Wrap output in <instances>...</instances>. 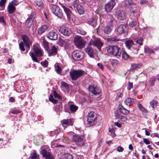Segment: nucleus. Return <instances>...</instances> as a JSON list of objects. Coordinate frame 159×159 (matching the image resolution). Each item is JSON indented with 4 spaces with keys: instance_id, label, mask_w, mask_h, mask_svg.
<instances>
[{
    "instance_id": "obj_40",
    "label": "nucleus",
    "mask_w": 159,
    "mask_h": 159,
    "mask_svg": "<svg viewBox=\"0 0 159 159\" xmlns=\"http://www.w3.org/2000/svg\"><path fill=\"white\" fill-rule=\"evenodd\" d=\"M54 109L57 112L61 111L62 109V106L61 104H57L54 107Z\"/></svg>"
},
{
    "instance_id": "obj_42",
    "label": "nucleus",
    "mask_w": 159,
    "mask_h": 159,
    "mask_svg": "<svg viewBox=\"0 0 159 159\" xmlns=\"http://www.w3.org/2000/svg\"><path fill=\"white\" fill-rule=\"evenodd\" d=\"M88 23L92 26H94L96 24V21L93 17H92L88 21Z\"/></svg>"
},
{
    "instance_id": "obj_17",
    "label": "nucleus",
    "mask_w": 159,
    "mask_h": 159,
    "mask_svg": "<svg viewBox=\"0 0 159 159\" xmlns=\"http://www.w3.org/2000/svg\"><path fill=\"white\" fill-rule=\"evenodd\" d=\"M122 5L128 8L133 6H134L135 3L133 2L132 0H125L122 3Z\"/></svg>"
},
{
    "instance_id": "obj_10",
    "label": "nucleus",
    "mask_w": 159,
    "mask_h": 159,
    "mask_svg": "<svg viewBox=\"0 0 159 159\" xmlns=\"http://www.w3.org/2000/svg\"><path fill=\"white\" fill-rule=\"evenodd\" d=\"M88 89L89 92L96 95L99 94L101 91V89L93 85L89 86Z\"/></svg>"
},
{
    "instance_id": "obj_43",
    "label": "nucleus",
    "mask_w": 159,
    "mask_h": 159,
    "mask_svg": "<svg viewBox=\"0 0 159 159\" xmlns=\"http://www.w3.org/2000/svg\"><path fill=\"white\" fill-rule=\"evenodd\" d=\"M129 56L127 53V52L124 51L122 52V58L123 59L125 60H127L129 58Z\"/></svg>"
},
{
    "instance_id": "obj_13",
    "label": "nucleus",
    "mask_w": 159,
    "mask_h": 159,
    "mask_svg": "<svg viewBox=\"0 0 159 159\" xmlns=\"http://www.w3.org/2000/svg\"><path fill=\"white\" fill-rule=\"evenodd\" d=\"M59 30L63 35L66 36H69L72 33L71 30L70 28L66 27H61Z\"/></svg>"
},
{
    "instance_id": "obj_27",
    "label": "nucleus",
    "mask_w": 159,
    "mask_h": 159,
    "mask_svg": "<svg viewBox=\"0 0 159 159\" xmlns=\"http://www.w3.org/2000/svg\"><path fill=\"white\" fill-rule=\"evenodd\" d=\"M62 124L64 126L66 127L68 125H72V123L70 119H66L62 120Z\"/></svg>"
},
{
    "instance_id": "obj_53",
    "label": "nucleus",
    "mask_w": 159,
    "mask_h": 159,
    "mask_svg": "<svg viewBox=\"0 0 159 159\" xmlns=\"http://www.w3.org/2000/svg\"><path fill=\"white\" fill-rule=\"evenodd\" d=\"M0 23H1L4 26L6 25V22L4 20L3 16L0 17Z\"/></svg>"
},
{
    "instance_id": "obj_57",
    "label": "nucleus",
    "mask_w": 159,
    "mask_h": 159,
    "mask_svg": "<svg viewBox=\"0 0 159 159\" xmlns=\"http://www.w3.org/2000/svg\"><path fill=\"white\" fill-rule=\"evenodd\" d=\"M137 22L136 21H132L130 22L129 25L130 26L133 27L134 26L137 25Z\"/></svg>"
},
{
    "instance_id": "obj_14",
    "label": "nucleus",
    "mask_w": 159,
    "mask_h": 159,
    "mask_svg": "<svg viewBox=\"0 0 159 159\" xmlns=\"http://www.w3.org/2000/svg\"><path fill=\"white\" fill-rule=\"evenodd\" d=\"M49 56L56 55L57 52V49L55 46H53L50 48H49L47 51Z\"/></svg>"
},
{
    "instance_id": "obj_3",
    "label": "nucleus",
    "mask_w": 159,
    "mask_h": 159,
    "mask_svg": "<svg viewBox=\"0 0 159 159\" xmlns=\"http://www.w3.org/2000/svg\"><path fill=\"white\" fill-rule=\"evenodd\" d=\"M84 71L81 70H71L70 74V77L73 80H75L79 78L84 74Z\"/></svg>"
},
{
    "instance_id": "obj_20",
    "label": "nucleus",
    "mask_w": 159,
    "mask_h": 159,
    "mask_svg": "<svg viewBox=\"0 0 159 159\" xmlns=\"http://www.w3.org/2000/svg\"><path fill=\"white\" fill-rule=\"evenodd\" d=\"M22 38L26 46L28 49H29L30 43L28 37L26 35H23L22 36Z\"/></svg>"
},
{
    "instance_id": "obj_61",
    "label": "nucleus",
    "mask_w": 159,
    "mask_h": 159,
    "mask_svg": "<svg viewBox=\"0 0 159 159\" xmlns=\"http://www.w3.org/2000/svg\"><path fill=\"white\" fill-rule=\"evenodd\" d=\"M133 87V83L130 82H128V85L127 87L128 90H130Z\"/></svg>"
},
{
    "instance_id": "obj_4",
    "label": "nucleus",
    "mask_w": 159,
    "mask_h": 159,
    "mask_svg": "<svg viewBox=\"0 0 159 159\" xmlns=\"http://www.w3.org/2000/svg\"><path fill=\"white\" fill-rule=\"evenodd\" d=\"M61 5L64 9L65 13L66 14L67 19L70 22H71V21L74 22L75 16L70 11V10L66 7L63 4H61Z\"/></svg>"
},
{
    "instance_id": "obj_64",
    "label": "nucleus",
    "mask_w": 159,
    "mask_h": 159,
    "mask_svg": "<svg viewBox=\"0 0 159 159\" xmlns=\"http://www.w3.org/2000/svg\"><path fill=\"white\" fill-rule=\"evenodd\" d=\"M118 61L116 59H113L111 61V63L113 66H114L117 64Z\"/></svg>"
},
{
    "instance_id": "obj_45",
    "label": "nucleus",
    "mask_w": 159,
    "mask_h": 159,
    "mask_svg": "<svg viewBox=\"0 0 159 159\" xmlns=\"http://www.w3.org/2000/svg\"><path fill=\"white\" fill-rule=\"evenodd\" d=\"M150 104L152 107L154 108L157 106L158 102L155 100H153L150 102Z\"/></svg>"
},
{
    "instance_id": "obj_56",
    "label": "nucleus",
    "mask_w": 159,
    "mask_h": 159,
    "mask_svg": "<svg viewBox=\"0 0 159 159\" xmlns=\"http://www.w3.org/2000/svg\"><path fill=\"white\" fill-rule=\"evenodd\" d=\"M114 114L115 115V116L116 118L117 119H120L121 116L120 114L117 111H116L114 112Z\"/></svg>"
},
{
    "instance_id": "obj_39",
    "label": "nucleus",
    "mask_w": 159,
    "mask_h": 159,
    "mask_svg": "<svg viewBox=\"0 0 159 159\" xmlns=\"http://www.w3.org/2000/svg\"><path fill=\"white\" fill-rule=\"evenodd\" d=\"M132 103H133V99L130 98H128L124 101L125 104L127 106H130Z\"/></svg>"
},
{
    "instance_id": "obj_25",
    "label": "nucleus",
    "mask_w": 159,
    "mask_h": 159,
    "mask_svg": "<svg viewBox=\"0 0 159 159\" xmlns=\"http://www.w3.org/2000/svg\"><path fill=\"white\" fill-rule=\"evenodd\" d=\"M126 28V25H120L117 28V32L119 34L123 33Z\"/></svg>"
},
{
    "instance_id": "obj_18",
    "label": "nucleus",
    "mask_w": 159,
    "mask_h": 159,
    "mask_svg": "<svg viewBox=\"0 0 159 159\" xmlns=\"http://www.w3.org/2000/svg\"><path fill=\"white\" fill-rule=\"evenodd\" d=\"M121 51L120 48L118 46H114L112 54L116 56H120Z\"/></svg>"
},
{
    "instance_id": "obj_9",
    "label": "nucleus",
    "mask_w": 159,
    "mask_h": 159,
    "mask_svg": "<svg viewBox=\"0 0 159 159\" xmlns=\"http://www.w3.org/2000/svg\"><path fill=\"white\" fill-rule=\"evenodd\" d=\"M116 4L114 0H111L107 3L105 5V10L107 12L110 11L113 8Z\"/></svg>"
},
{
    "instance_id": "obj_26",
    "label": "nucleus",
    "mask_w": 159,
    "mask_h": 159,
    "mask_svg": "<svg viewBox=\"0 0 159 159\" xmlns=\"http://www.w3.org/2000/svg\"><path fill=\"white\" fill-rule=\"evenodd\" d=\"M125 43L126 47L129 49H130L134 45L133 41L131 40H126L125 42Z\"/></svg>"
},
{
    "instance_id": "obj_52",
    "label": "nucleus",
    "mask_w": 159,
    "mask_h": 159,
    "mask_svg": "<svg viewBox=\"0 0 159 159\" xmlns=\"http://www.w3.org/2000/svg\"><path fill=\"white\" fill-rule=\"evenodd\" d=\"M9 4L15 7V6L19 4V2L17 0H13Z\"/></svg>"
},
{
    "instance_id": "obj_1",
    "label": "nucleus",
    "mask_w": 159,
    "mask_h": 159,
    "mask_svg": "<svg viewBox=\"0 0 159 159\" xmlns=\"http://www.w3.org/2000/svg\"><path fill=\"white\" fill-rule=\"evenodd\" d=\"M33 47L34 52H30V55L34 61L39 63L36 57H41L43 55V50L38 45H34Z\"/></svg>"
},
{
    "instance_id": "obj_32",
    "label": "nucleus",
    "mask_w": 159,
    "mask_h": 159,
    "mask_svg": "<svg viewBox=\"0 0 159 159\" xmlns=\"http://www.w3.org/2000/svg\"><path fill=\"white\" fill-rule=\"evenodd\" d=\"M107 40L109 41L116 42L121 40L118 37V35H114L112 36L107 39Z\"/></svg>"
},
{
    "instance_id": "obj_49",
    "label": "nucleus",
    "mask_w": 159,
    "mask_h": 159,
    "mask_svg": "<svg viewBox=\"0 0 159 159\" xmlns=\"http://www.w3.org/2000/svg\"><path fill=\"white\" fill-rule=\"evenodd\" d=\"M19 48L20 50L23 51H25V49L24 47V44L23 42H21L19 44Z\"/></svg>"
},
{
    "instance_id": "obj_48",
    "label": "nucleus",
    "mask_w": 159,
    "mask_h": 159,
    "mask_svg": "<svg viewBox=\"0 0 159 159\" xmlns=\"http://www.w3.org/2000/svg\"><path fill=\"white\" fill-rule=\"evenodd\" d=\"M49 100L54 103H56L57 102V100L54 99L53 95H52L49 96Z\"/></svg>"
},
{
    "instance_id": "obj_28",
    "label": "nucleus",
    "mask_w": 159,
    "mask_h": 159,
    "mask_svg": "<svg viewBox=\"0 0 159 159\" xmlns=\"http://www.w3.org/2000/svg\"><path fill=\"white\" fill-rule=\"evenodd\" d=\"M16 10V7L14 6L9 4L7 8V11L9 14L13 13Z\"/></svg>"
},
{
    "instance_id": "obj_6",
    "label": "nucleus",
    "mask_w": 159,
    "mask_h": 159,
    "mask_svg": "<svg viewBox=\"0 0 159 159\" xmlns=\"http://www.w3.org/2000/svg\"><path fill=\"white\" fill-rule=\"evenodd\" d=\"M84 53L80 51H75L73 52L72 54V57L75 60L80 61L84 58Z\"/></svg>"
},
{
    "instance_id": "obj_34",
    "label": "nucleus",
    "mask_w": 159,
    "mask_h": 159,
    "mask_svg": "<svg viewBox=\"0 0 159 159\" xmlns=\"http://www.w3.org/2000/svg\"><path fill=\"white\" fill-rule=\"evenodd\" d=\"M56 13H54V14L55 15L58 17H59L60 18H62L63 16V13L61 10L60 9L59 7L58 9H57Z\"/></svg>"
},
{
    "instance_id": "obj_37",
    "label": "nucleus",
    "mask_w": 159,
    "mask_h": 159,
    "mask_svg": "<svg viewBox=\"0 0 159 159\" xmlns=\"http://www.w3.org/2000/svg\"><path fill=\"white\" fill-rule=\"evenodd\" d=\"M144 52L145 53L148 54L153 53L154 51L152 49L149 48L147 46H145L144 48Z\"/></svg>"
},
{
    "instance_id": "obj_47",
    "label": "nucleus",
    "mask_w": 159,
    "mask_h": 159,
    "mask_svg": "<svg viewBox=\"0 0 159 159\" xmlns=\"http://www.w3.org/2000/svg\"><path fill=\"white\" fill-rule=\"evenodd\" d=\"M34 3L36 5L39 7H41L43 5L42 1L41 0H37L34 2Z\"/></svg>"
},
{
    "instance_id": "obj_62",
    "label": "nucleus",
    "mask_w": 159,
    "mask_h": 159,
    "mask_svg": "<svg viewBox=\"0 0 159 159\" xmlns=\"http://www.w3.org/2000/svg\"><path fill=\"white\" fill-rule=\"evenodd\" d=\"M55 70L57 73L61 72V69L58 65H57V66L55 65Z\"/></svg>"
},
{
    "instance_id": "obj_55",
    "label": "nucleus",
    "mask_w": 159,
    "mask_h": 159,
    "mask_svg": "<svg viewBox=\"0 0 159 159\" xmlns=\"http://www.w3.org/2000/svg\"><path fill=\"white\" fill-rule=\"evenodd\" d=\"M77 32L82 35H85L86 33L85 31L82 29L77 30Z\"/></svg>"
},
{
    "instance_id": "obj_16",
    "label": "nucleus",
    "mask_w": 159,
    "mask_h": 159,
    "mask_svg": "<svg viewBox=\"0 0 159 159\" xmlns=\"http://www.w3.org/2000/svg\"><path fill=\"white\" fill-rule=\"evenodd\" d=\"M47 37L49 39L55 40L57 39V34L54 31L49 32L47 34Z\"/></svg>"
},
{
    "instance_id": "obj_22",
    "label": "nucleus",
    "mask_w": 159,
    "mask_h": 159,
    "mask_svg": "<svg viewBox=\"0 0 159 159\" xmlns=\"http://www.w3.org/2000/svg\"><path fill=\"white\" fill-rule=\"evenodd\" d=\"M49 28V27L47 25H43L38 29V32L39 34H42L44 32L47 31Z\"/></svg>"
},
{
    "instance_id": "obj_38",
    "label": "nucleus",
    "mask_w": 159,
    "mask_h": 159,
    "mask_svg": "<svg viewBox=\"0 0 159 159\" xmlns=\"http://www.w3.org/2000/svg\"><path fill=\"white\" fill-rule=\"evenodd\" d=\"M120 109L121 112L124 115H127L129 113V111L125 108L123 106H121L120 108Z\"/></svg>"
},
{
    "instance_id": "obj_12",
    "label": "nucleus",
    "mask_w": 159,
    "mask_h": 159,
    "mask_svg": "<svg viewBox=\"0 0 159 159\" xmlns=\"http://www.w3.org/2000/svg\"><path fill=\"white\" fill-rule=\"evenodd\" d=\"M90 44H92L94 46L97 47L100 50L103 45L102 43L99 39H96L94 40H91L89 42Z\"/></svg>"
},
{
    "instance_id": "obj_24",
    "label": "nucleus",
    "mask_w": 159,
    "mask_h": 159,
    "mask_svg": "<svg viewBox=\"0 0 159 159\" xmlns=\"http://www.w3.org/2000/svg\"><path fill=\"white\" fill-rule=\"evenodd\" d=\"M141 66V65L140 64L132 63L131 64V67L129 70L131 71H134L135 70L139 69Z\"/></svg>"
},
{
    "instance_id": "obj_60",
    "label": "nucleus",
    "mask_w": 159,
    "mask_h": 159,
    "mask_svg": "<svg viewBox=\"0 0 159 159\" xmlns=\"http://www.w3.org/2000/svg\"><path fill=\"white\" fill-rule=\"evenodd\" d=\"M143 142L146 145H148L150 143L151 141L147 139H143Z\"/></svg>"
},
{
    "instance_id": "obj_11",
    "label": "nucleus",
    "mask_w": 159,
    "mask_h": 159,
    "mask_svg": "<svg viewBox=\"0 0 159 159\" xmlns=\"http://www.w3.org/2000/svg\"><path fill=\"white\" fill-rule=\"evenodd\" d=\"M129 9L131 16L136 17L139 16V14L138 10V8L136 7L135 4H134V6H133Z\"/></svg>"
},
{
    "instance_id": "obj_46",
    "label": "nucleus",
    "mask_w": 159,
    "mask_h": 159,
    "mask_svg": "<svg viewBox=\"0 0 159 159\" xmlns=\"http://www.w3.org/2000/svg\"><path fill=\"white\" fill-rule=\"evenodd\" d=\"M114 46H110L107 47V50L109 53L112 54Z\"/></svg>"
},
{
    "instance_id": "obj_51",
    "label": "nucleus",
    "mask_w": 159,
    "mask_h": 159,
    "mask_svg": "<svg viewBox=\"0 0 159 159\" xmlns=\"http://www.w3.org/2000/svg\"><path fill=\"white\" fill-rule=\"evenodd\" d=\"M143 38L141 37L136 40V42L137 43L139 44L140 45H142L143 44Z\"/></svg>"
},
{
    "instance_id": "obj_7",
    "label": "nucleus",
    "mask_w": 159,
    "mask_h": 159,
    "mask_svg": "<svg viewBox=\"0 0 159 159\" xmlns=\"http://www.w3.org/2000/svg\"><path fill=\"white\" fill-rule=\"evenodd\" d=\"M58 44L61 46H63L66 49H69L72 46L70 43V40L68 39H63L61 38L59 39Z\"/></svg>"
},
{
    "instance_id": "obj_36",
    "label": "nucleus",
    "mask_w": 159,
    "mask_h": 159,
    "mask_svg": "<svg viewBox=\"0 0 159 159\" xmlns=\"http://www.w3.org/2000/svg\"><path fill=\"white\" fill-rule=\"evenodd\" d=\"M69 107L70 111L72 112H75L78 109V107L74 104H70L69 103Z\"/></svg>"
},
{
    "instance_id": "obj_33",
    "label": "nucleus",
    "mask_w": 159,
    "mask_h": 159,
    "mask_svg": "<svg viewBox=\"0 0 159 159\" xmlns=\"http://www.w3.org/2000/svg\"><path fill=\"white\" fill-rule=\"evenodd\" d=\"M30 18H28L26 21L25 25L28 28L30 27L33 24L34 20L33 19Z\"/></svg>"
},
{
    "instance_id": "obj_50",
    "label": "nucleus",
    "mask_w": 159,
    "mask_h": 159,
    "mask_svg": "<svg viewBox=\"0 0 159 159\" xmlns=\"http://www.w3.org/2000/svg\"><path fill=\"white\" fill-rule=\"evenodd\" d=\"M30 157L32 159H37L39 157V155H37L36 152H34L31 154Z\"/></svg>"
},
{
    "instance_id": "obj_31",
    "label": "nucleus",
    "mask_w": 159,
    "mask_h": 159,
    "mask_svg": "<svg viewBox=\"0 0 159 159\" xmlns=\"http://www.w3.org/2000/svg\"><path fill=\"white\" fill-rule=\"evenodd\" d=\"M49 8L52 12L54 14L56 13L57 9H58L59 7L53 4H50L49 5Z\"/></svg>"
},
{
    "instance_id": "obj_2",
    "label": "nucleus",
    "mask_w": 159,
    "mask_h": 159,
    "mask_svg": "<svg viewBox=\"0 0 159 159\" xmlns=\"http://www.w3.org/2000/svg\"><path fill=\"white\" fill-rule=\"evenodd\" d=\"M97 117L93 111H91L88 113L87 117V126L90 127L93 125L96 121Z\"/></svg>"
},
{
    "instance_id": "obj_41",
    "label": "nucleus",
    "mask_w": 159,
    "mask_h": 159,
    "mask_svg": "<svg viewBox=\"0 0 159 159\" xmlns=\"http://www.w3.org/2000/svg\"><path fill=\"white\" fill-rule=\"evenodd\" d=\"M6 0H1L0 1V10H3L5 9Z\"/></svg>"
},
{
    "instance_id": "obj_15",
    "label": "nucleus",
    "mask_w": 159,
    "mask_h": 159,
    "mask_svg": "<svg viewBox=\"0 0 159 159\" xmlns=\"http://www.w3.org/2000/svg\"><path fill=\"white\" fill-rule=\"evenodd\" d=\"M41 154L42 155L43 157H45L46 159H54L53 156L51 154L45 149L42 150L41 152Z\"/></svg>"
},
{
    "instance_id": "obj_35",
    "label": "nucleus",
    "mask_w": 159,
    "mask_h": 159,
    "mask_svg": "<svg viewBox=\"0 0 159 159\" xmlns=\"http://www.w3.org/2000/svg\"><path fill=\"white\" fill-rule=\"evenodd\" d=\"M111 26L107 25L104 27V32L106 34H109L111 31Z\"/></svg>"
},
{
    "instance_id": "obj_8",
    "label": "nucleus",
    "mask_w": 159,
    "mask_h": 159,
    "mask_svg": "<svg viewBox=\"0 0 159 159\" xmlns=\"http://www.w3.org/2000/svg\"><path fill=\"white\" fill-rule=\"evenodd\" d=\"M73 139L76 145L79 147L82 146L84 144V140L80 136H74Z\"/></svg>"
},
{
    "instance_id": "obj_30",
    "label": "nucleus",
    "mask_w": 159,
    "mask_h": 159,
    "mask_svg": "<svg viewBox=\"0 0 159 159\" xmlns=\"http://www.w3.org/2000/svg\"><path fill=\"white\" fill-rule=\"evenodd\" d=\"M76 10L80 15H82L84 13V8L83 6L80 5H79L77 6Z\"/></svg>"
},
{
    "instance_id": "obj_23",
    "label": "nucleus",
    "mask_w": 159,
    "mask_h": 159,
    "mask_svg": "<svg viewBox=\"0 0 159 159\" xmlns=\"http://www.w3.org/2000/svg\"><path fill=\"white\" fill-rule=\"evenodd\" d=\"M85 52L88 55L91 57H93L94 56L93 50L92 47L88 46L85 48Z\"/></svg>"
},
{
    "instance_id": "obj_63",
    "label": "nucleus",
    "mask_w": 159,
    "mask_h": 159,
    "mask_svg": "<svg viewBox=\"0 0 159 159\" xmlns=\"http://www.w3.org/2000/svg\"><path fill=\"white\" fill-rule=\"evenodd\" d=\"M117 151L119 152H123L124 151V149L121 146H119L117 147Z\"/></svg>"
},
{
    "instance_id": "obj_59",
    "label": "nucleus",
    "mask_w": 159,
    "mask_h": 159,
    "mask_svg": "<svg viewBox=\"0 0 159 159\" xmlns=\"http://www.w3.org/2000/svg\"><path fill=\"white\" fill-rule=\"evenodd\" d=\"M36 13L35 12H33L31 14L29 18H30V19H33L34 20V18H35L36 16Z\"/></svg>"
},
{
    "instance_id": "obj_58",
    "label": "nucleus",
    "mask_w": 159,
    "mask_h": 159,
    "mask_svg": "<svg viewBox=\"0 0 159 159\" xmlns=\"http://www.w3.org/2000/svg\"><path fill=\"white\" fill-rule=\"evenodd\" d=\"M48 61L46 60H45V61H41V64L45 67H47L48 66Z\"/></svg>"
},
{
    "instance_id": "obj_29",
    "label": "nucleus",
    "mask_w": 159,
    "mask_h": 159,
    "mask_svg": "<svg viewBox=\"0 0 159 159\" xmlns=\"http://www.w3.org/2000/svg\"><path fill=\"white\" fill-rule=\"evenodd\" d=\"M43 136L42 135H40L36 136L34 141H36L38 143H41L43 142Z\"/></svg>"
},
{
    "instance_id": "obj_44",
    "label": "nucleus",
    "mask_w": 159,
    "mask_h": 159,
    "mask_svg": "<svg viewBox=\"0 0 159 159\" xmlns=\"http://www.w3.org/2000/svg\"><path fill=\"white\" fill-rule=\"evenodd\" d=\"M43 44L45 48V50L47 51L49 48V43L45 40H43Z\"/></svg>"
},
{
    "instance_id": "obj_54",
    "label": "nucleus",
    "mask_w": 159,
    "mask_h": 159,
    "mask_svg": "<svg viewBox=\"0 0 159 159\" xmlns=\"http://www.w3.org/2000/svg\"><path fill=\"white\" fill-rule=\"evenodd\" d=\"M155 80V78L153 77H152L150 79V86H154V82Z\"/></svg>"
},
{
    "instance_id": "obj_21",
    "label": "nucleus",
    "mask_w": 159,
    "mask_h": 159,
    "mask_svg": "<svg viewBox=\"0 0 159 159\" xmlns=\"http://www.w3.org/2000/svg\"><path fill=\"white\" fill-rule=\"evenodd\" d=\"M107 18H108L107 20V25L108 26L112 27L114 25L115 21L114 18L112 17V16L111 15H109Z\"/></svg>"
},
{
    "instance_id": "obj_19",
    "label": "nucleus",
    "mask_w": 159,
    "mask_h": 159,
    "mask_svg": "<svg viewBox=\"0 0 159 159\" xmlns=\"http://www.w3.org/2000/svg\"><path fill=\"white\" fill-rule=\"evenodd\" d=\"M116 15L118 19L120 20H124L125 19V16L123 11H119L116 13Z\"/></svg>"
},
{
    "instance_id": "obj_5",
    "label": "nucleus",
    "mask_w": 159,
    "mask_h": 159,
    "mask_svg": "<svg viewBox=\"0 0 159 159\" xmlns=\"http://www.w3.org/2000/svg\"><path fill=\"white\" fill-rule=\"evenodd\" d=\"M75 44L79 48L84 47V42L83 39L80 37L76 36L74 39Z\"/></svg>"
}]
</instances>
